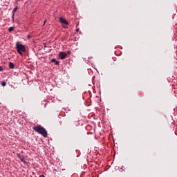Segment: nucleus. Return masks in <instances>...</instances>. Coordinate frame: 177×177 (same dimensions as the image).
<instances>
[{"mask_svg": "<svg viewBox=\"0 0 177 177\" xmlns=\"http://www.w3.org/2000/svg\"><path fill=\"white\" fill-rule=\"evenodd\" d=\"M39 177H45L44 175H40Z\"/></svg>", "mask_w": 177, "mask_h": 177, "instance_id": "13", "label": "nucleus"}, {"mask_svg": "<svg viewBox=\"0 0 177 177\" xmlns=\"http://www.w3.org/2000/svg\"><path fill=\"white\" fill-rule=\"evenodd\" d=\"M16 46H17V50L18 53L19 55H23L22 52H26V47L24 46V45L20 44H19V42H17L16 44Z\"/></svg>", "mask_w": 177, "mask_h": 177, "instance_id": "2", "label": "nucleus"}, {"mask_svg": "<svg viewBox=\"0 0 177 177\" xmlns=\"http://www.w3.org/2000/svg\"><path fill=\"white\" fill-rule=\"evenodd\" d=\"M12 20L14 21H15V14H12Z\"/></svg>", "mask_w": 177, "mask_h": 177, "instance_id": "12", "label": "nucleus"}, {"mask_svg": "<svg viewBox=\"0 0 177 177\" xmlns=\"http://www.w3.org/2000/svg\"><path fill=\"white\" fill-rule=\"evenodd\" d=\"M13 30H15V28H13V27H10V28H8L9 32H12V31H13Z\"/></svg>", "mask_w": 177, "mask_h": 177, "instance_id": "8", "label": "nucleus"}, {"mask_svg": "<svg viewBox=\"0 0 177 177\" xmlns=\"http://www.w3.org/2000/svg\"><path fill=\"white\" fill-rule=\"evenodd\" d=\"M9 68H12V69L15 68V64H13L12 62H10L9 63Z\"/></svg>", "mask_w": 177, "mask_h": 177, "instance_id": "7", "label": "nucleus"}, {"mask_svg": "<svg viewBox=\"0 0 177 177\" xmlns=\"http://www.w3.org/2000/svg\"><path fill=\"white\" fill-rule=\"evenodd\" d=\"M28 38H31V37H30V35L28 36Z\"/></svg>", "mask_w": 177, "mask_h": 177, "instance_id": "15", "label": "nucleus"}, {"mask_svg": "<svg viewBox=\"0 0 177 177\" xmlns=\"http://www.w3.org/2000/svg\"><path fill=\"white\" fill-rule=\"evenodd\" d=\"M15 12H17V7H15L12 10V14H15Z\"/></svg>", "mask_w": 177, "mask_h": 177, "instance_id": "10", "label": "nucleus"}, {"mask_svg": "<svg viewBox=\"0 0 177 177\" xmlns=\"http://www.w3.org/2000/svg\"><path fill=\"white\" fill-rule=\"evenodd\" d=\"M1 86H6V82L2 81V82H1Z\"/></svg>", "mask_w": 177, "mask_h": 177, "instance_id": "9", "label": "nucleus"}, {"mask_svg": "<svg viewBox=\"0 0 177 177\" xmlns=\"http://www.w3.org/2000/svg\"><path fill=\"white\" fill-rule=\"evenodd\" d=\"M3 70H5V68H3L2 66H0V71H3Z\"/></svg>", "mask_w": 177, "mask_h": 177, "instance_id": "11", "label": "nucleus"}, {"mask_svg": "<svg viewBox=\"0 0 177 177\" xmlns=\"http://www.w3.org/2000/svg\"><path fill=\"white\" fill-rule=\"evenodd\" d=\"M67 57V53L61 52L59 53V58L63 60Z\"/></svg>", "mask_w": 177, "mask_h": 177, "instance_id": "4", "label": "nucleus"}, {"mask_svg": "<svg viewBox=\"0 0 177 177\" xmlns=\"http://www.w3.org/2000/svg\"><path fill=\"white\" fill-rule=\"evenodd\" d=\"M32 129H34V131H35L36 132H38V133H39L40 135H42L44 138H46V136H48V132L46 131L45 128L42 127L41 125L35 126L32 128Z\"/></svg>", "mask_w": 177, "mask_h": 177, "instance_id": "1", "label": "nucleus"}, {"mask_svg": "<svg viewBox=\"0 0 177 177\" xmlns=\"http://www.w3.org/2000/svg\"><path fill=\"white\" fill-rule=\"evenodd\" d=\"M17 157H18V158H19V160H20L22 162H24V164H27V162H26V160H24V158L23 156H20V154H18V155H17Z\"/></svg>", "mask_w": 177, "mask_h": 177, "instance_id": "5", "label": "nucleus"}, {"mask_svg": "<svg viewBox=\"0 0 177 177\" xmlns=\"http://www.w3.org/2000/svg\"><path fill=\"white\" fill-rule=\"evenodd\" d=\"M59 21L62 23V27L64 28H68V21H67L66 19L63 18V17H59Z\"/></svg>", "mask_w": 177, "mask_h": 177, "instance_id": "3", "label": "nucleus"}, {"mask_svg": "<svg viewBox=\"0 0 177 177\" xmlns=\"http://www.w3.org/2000/svg\"><path fill=\"white\" fill-rule=\"evenodd\" d=\"M80 30V29H77L76 31L78 32Z\"/></svg>", "mask_w": 177, "mask_h": 177, "instance_id": "14", "label": "nucleus"}, {"mask_svg": "<svg viewBox=\"0 0 177 177\" xmlns=\"http://www.w3.org/2000/svg\"><path fill=\"white\" fill-rule=\"evenodd\" d=\"M51 63H55L56 66H59V61L56 60V59H51Z\"/></svg>", "mask_w": 177, "mask_h": 177, "instance_id": "6", "label": "nucleus"}]
</instances>
